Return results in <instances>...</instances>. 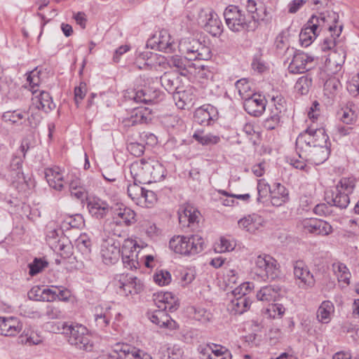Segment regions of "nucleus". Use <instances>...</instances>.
I'll return each mask as SVG.
<instances>
[{"label": "nucleus", "instance_id": "f257e3e1", "mask_svg": "<svg viewBox=\"0 0 359 359\" xmlns=\"http://www.w3.org/2000/svg\"><path fill=\"white\" fill-rule=\"evenodd\" d=\"M309 137H297L296 151L300 158L313 164L320 165L329 157L330 150L327 145H309Z\"/></svg>", "mask_w": 359, "mask_h": 359}, {"label": "nucleus", "instance_id": "f03ea898", "mask_svg": "<svg viewBox=\"0 0 359 359\" xmlns=\"http://www.w3.org/2000/svg\"><path fill=\"white\" fill-rule=\"evenodd\" d=\"M355 187V178L342 177L337 184L335 189L326 194L327 203L339 209L346 208L350 203L349 194L353 193Z\"/></svg>", "mask_w": 359, "mask_h": 359}, {"label": "nucleus", "instance_id": "7ed1b4c3", "mask_svg": "<svg viewBox=\"0 0 359 359\" xmlns=\"http://www.w3.org/2000/svg\"><path fill=\"white\" fill-rule=\"evenodd\" d=\"M224 17L227 27L234 32L254 30L257 22L253 16L246 17L238 6H229L224 12Z\"/></svg>", "mask_w": 359, "mask_h": 359}, {"label": "nucleus", "instance_id": "20e7f679", "mask_svg": "<svg viewBox=\"0 0 359 359\" xmlns=\"http://www.w3.org/2000/svg\"><path fill=\"white\" fill-rule=\"evenodd\" d=\"M62 332L68 336V341L71 345L86 351H90L93 349L92 336L85 326L79 324L69 325L64 324Z\"/></svg>", "mask_w": 359, "mask_h": 359}, {"label": "nucleus", "instance_id": "39448f33", "mask_svg": "<svg viewBox=\"0 0 359 359\" xmlns=\"http://www.w3.org/2000/svg\"><path fill=\"white\" fill-rule=\"evenodd\" d=\"M203 244V239L198 235H192L190 237L175 236L170 240L169 247L176 253L189 255L201 252Z\"/></svg>", "mask_w": 359, "mask_h": 359}, {"label": "nucleus", "instance_id": "423d86ee", "mask_svg": "<svg viewBox=\"0 0 359 359\" xmlns=\"http://www.w3.org/2000/svg\"><path fill=\"white\" fill-rule=\"evenodd\" d=\"M179 48L190 60H208L211 57L210 48L194 38L182 39L179 43Z\"/></svg>", "mask_w": 359, "mask_h": 359}, {"label": "nucleus", "instance_id": "0eeeda50", "mask_svg": "<svg viewBox=\"0 0 359 359\" xmlns=\"http://www.w3.org/2000/svg\"><path fill=\"white\" fill-rule=\"evenodd\" d=\"M255 264V272L262 280H274L278 276L277 262L270 255L257 256Z\"/></svg>", "mask_w": 359, "mask_h": 359}, {"label": "nucleus", "instance_id": "6e6552de", "mask_svg": "<svg viewBox=\"0 0 359 359\" xmlns=\"http://www.w3.org/2000/svg\"><path fill=\"white\" fill-rule=\"evenodd\" d=\"M198 23L212 36L219 35L222 32L223 25L217 14L210 8L199 10L197 18Z\"/></svg>", "mask_w": 359, "mask_h": 359}, {"label": "nucleus", "instance_id": "1a4fd4ad", "mask_svg": "<svg viewBox=\"0 0 359 359\" xmlns=\"http://www.w3.org/2000/svg\"><path fill=\"white\" fill-rule=\"evenodd\" d=\"M127 192L128 196L137 205L142 207L149 208L156 201L155 193L151 190L144 189L138 184V182L133 181V184H128Z\"/></svg>", "mask_w": 359, "mask_h": 359}, {"label": "nucleus", "instance_id": "9d476101", "mask_svg": "<svg viewBox=\"0 0 359 359\" xmlns=\"http://www.w3.org/2000/svg\"><path fill=\"white\" fill-rule=\"evenodd\" d=\"M114 285L118 290L117 292L125 296L140 293L143 289V284L140 280L124 274L116 276Z\"/></svg>", "mask_w": 359, "mask_h": 359}, {"label": "nucleus", "instance_id": "9b49d317", "mask_svg": "<svg viewBox=\"0 0 359 359\" xmlns=\"http://www.w3.org/2000/svg\"><path fill=\"white\" fill-rule=\"evenodd\" d=\"M249 283H243L233 290L236 295L241 294L238 297H234L228 305V310L233 315H241L247 311L250 306V301L246 296V291L248 290Z\"/></svg>", "mask_w": 359, "mask_h": 359}, {"label": "nucleus", "instance_id": "f8f14e48", "mask_svg": "<svg viewBox=\"0 0 359 359\" xmlns=\"http://www.w3.org/2000/svg\"><path fill=\"white\" fill-rule=\"evenodd\" d=\"M135 63L140 69H148L156 72H160V66L165 65L164 56L147 50L137 55Z\"/></svg>", "mask_w": 359, "mask_h": 359}, {"label": "nucleus", "instance_id": "ddd939ff", "mask_svg": "<svg viewBox=\"0 0 359 359\" xmlns=\"http://www.w3.org/2000/svg\"><path fill=\"white\" fill-rule=\"evenodd\" d=\"M165 65L160 66V72L168 67H175L182 76H187L188 74H194L196 69V64L187 58V56L182 57L178 55L170 57L169 59L164 57Z\"/></svg>", "mask_w": 359, "mask_h": 359}, {"label": "nucleus", "instance_id": "4468645a", "mask_svg": "<svg viewBox=\"0 0 359 359\" xmlns=\"http://www.w3.org/2000/svg\"><path fill=\"white\" fill-rule=\"evenodd\" d=\"M121 253L125 269L133 270L140 266L137 245L133 240L126 239L124 241Z\"/></svg>", "mask_w": 359, "mask_h": 359}, {"label": "nucleus", "instance_id": "2eb2a0df", "mask_svg": "<svg viewBox=\"0 0 359 359\" xmlns=\"http://www.w3.org/2000/svg\"><path fill=\"white\" fill-rule=\"evenodd\" d=\"M3 121L11 125H21L27 121L31 127H35L40 121V119L33 114L29 116L28 111L22 109L7 111L1 116Z\"/></svg>", "mask_w": 359, "mask_h": 359}, {"label": "nucleus", "instance_id": "dca6fc26", "mask_svg": "<svg viewBox=\"0 0 359 359\" xmlns=\"http://www.w3.org/2000/svg\"><path fill=\"white\" fill-rule=\"evenodd\" d=\"M293 57L288 66V71L292 74H302L313 67V57L303 52L292 53Z\"/></svg>", "mask_w": 359, "mask_h": 359}, {"label": "nucleus", "instance_id": "f3484780", "mask_svg": "<svg viewBox=\"0 0 359 359\" xmlns=\"http://www.w3.org/2000/svg\"><path fill=\"white\" fill-rule=\"evenodd\" d=\"M302 226L306 233L315 236H328L333 231L332 226L322 219L306 218L302 222Z\"/></svg>", "mask_w": 359, "mask_h": 359}, {"label": "nucleus", "instance_id": "a211bd4d", "mask_svg": "<svg viewBox=\"0 0 359 359\" xmlns=\"http://www.w3.org/2000/svg\"><path fill=\"white\" fill-rule=\"evenodd\" d=\"M292 265L294 276L298 280L299 287L302 288L312 287L315 280L306 264L302 260H297Z\"/></svg>", "mask_w": 359, "mask_h": 359}, {"label": "nucleus", "instance_id": "6ab92c4d", "mask_svg": "<svg viewBox=\"0 0 359 359\" xmlns=\"http://www.w3.org/2000/svg\"><path fill=\"white\" fill-rule=\"evenodd\" d=\"M147 46L160 51L171 52L173 48V41L167 30L163 29L154 34L147 43Z\"/></svg>", "mask_w": 359, "mask_h": 359}, {"label": "nucleus", "instance_id": "aec40b11", "mask_svg": "<svg viewBox=\"0 0 359 359\" xmlns=\"http://www.w3.org/2000/svg\"><path fill=\"white\" fill-rule=\"evenodd\" d=\"M87 208L90 215L96 219L106 217L111 210V207L107 201L97 197L88 199Z\"/></svg>", "mask_w": 359, "mask_h": 359}, {"label": "nucleus", "instance_id": "412c9836", "mask_svg": "<svg viewBox=\"0 0 359 359\" xmlns=\"http://www.w3.org/2000/svg\"><path fill=\"white\" fill-rule=\"evenodd\" d=\"M266 101L260 94H253L244 101L243 107L248 114L254 116H259L266 109Z\"/></svg>", "mask_w": 359, "mask_h": 359}, {"label": "nucleus", "instance_id": "4be33fe9", "mask_svg": "<svg viewBox=\"0 0 359 359\" xmlns=\"http://www.w3.org/2000/svg\"><path fill=\"white\" fill-rule=\"evenodd\" d=\"M121 250L112 240L104 241L101 245L100 250L103 262L106 264H115L119 259Z\"/></svg>", "mask_w": 359, "mask_h": 359}, {"label": "nucleus", "instance_id": "5701e85b", "mask_svg": "<svg viewBox=\"0 0 359 359\" xmlns=\"http://www.w3.org/2000/svg\"><path fill=\"white\" fill-rule=\"evenodd\" d=\"M32 97V105L38 109L48 112L55 107L48 92L45 90H33Z\"/></svg>", "mask_w": 359, "mask_h": 359}, {"label": "nucleus", "instance_id": "b1692460", "mask_svg": "<svg viewBox=\"0 0 359 359\" xmlns=\"http://www.w3.org/2000/svg\"><path fill=\"white\" fill-rule=\"evenodd\" d=\"M145 169L148 170L149 184L159 182L165 176V169L162 163L154 158L147 159Z\"/></svg>", "mask_w": 359, "mask_h": 359}, {"label": "nucleus", "instance_id": "393cba45", "mask_svg": "<svg viewBox=\"0 0 359 359\" xmlns=\"http://www.w3.org/2000/svg\"><path fill=\"white\" fill-rule=\"evenodd\" d=\"M164 95L156 89L147 88L138 90L134 96V100L136 102H142L144 104L158 103L163 99Z\"/></svg>", "mask_w": 359, "mask_h": 359}, {"label": "nucleus", "instance_id": "a878e982", "mask_svg": "<svg viewBox=\"0 0 359 359\" xmlns=\"http://www.w3.org/2000/svg\"><path fill=\"white\" fill-rule=\"evenodd\" d=\"M309 137V145H327L328 135L325 133L324 128H308L303 133H300L298 137Z\"/></svg>", "mask_w": 359, "mask_h": 359}, {"label": "nucleus", "instance_id": "bb28decb", "mask_svg": "<svg viewBox=\"0 0 359 359\" xmlns=\"http://www.w3.org/2000/svg\"><path fill=\"white\" fill-rule=\"evenodd\" d=\"M22 330V325L17 318L0 317V334L12 337L18 334Z\"/></svg>", "mask_w": 359, "mask_h": 359}, {"label": "nucleus", "instance_id": "cd10ccee", "mask_svg": "<svg viewBox=\"0 0 359 359\" xmlns=\"http://www.w3.org/2000/svg\"><path fill=\"white\" fill-rule=\"evenodd\" d=\"M323 17H325V23L326 25V30H328L331 36H339L341 33L343 25H337L339 21V15L337 13L327 10L321 12Z\"/></svg>", "mask_w": 359, "mask_h": 359}, {"label": "nucleus", "instance_id": "c85d7f7f", "mask_svg": "<svg viewBox=\"0 0 359 359\" xmlns=\"http://www.w3.org/2000/svg\"><path fill=\"white\" fill-rule=\"evenodd\" d=\"M147 159L142 158L139 161L133 162L130 166V175L133 181L139 184H149L148 170L145 169Z\"/></svg>", "mask_w": 359, "mask_h": 359}, {"label": "nucleus", "instance_id": "c756f323", "mask_svg": "<svg viewBox=\"0 0 359 359\" xmlns=\"http://www.w3.org/2000/svg\"><path fill=\"white\" fill-rule=\"evenodd\" d=\"M151 321L159 326L169 330H175L177 327V323L163 309L155 311L149 317Z\"/></svg>", "mask_w": 359, "mask_h": 359}, {"label": "nucleus", "instance_id": "7c9ffc66", "mask_svg": "<svg viewBox=\"0 0 359 359\" xmlns=\"http://www.w3.org/2000/svg\"><path fill=\"white\" fill-rule=\"evenodd\" d=\"M135 215L136 214L133 210L123 206L114 210L111 219L117 220L118 224L128 226L135 222Z\"/></svg>", "mask_w": 359, "mask_h": 359}, {"label": "nucleus", "instance_id": "2f4dec72", "mask_svg": "<svg viewBox=\"0 0 359 359\" xmlns=\"http://www.w3.org/2000/svg\"><path fill=\"white\" fill-rule=\"evenodd\" d=\"M45 177L49 186L61 191L64 187V177L58 167L48 168L45 170Z\"/></svg>", "mask_w": 359, "mask_h": 359}, {"label": "nucleus", "instance_id": "473e14b6", "mask_svg": "<svg viewBox=\"0 0 359 359\" xmlns=\"http://www.w3.org/2000/svg\"><path fill=\"white\" fill-rule=\"evenodd\" d=\"M200 212L194 207L187 205L178 212L179 222L183 226H190L197 222Z\"/></svg>", "mask_w": 359, "mask_h": 359}, {"label": "nucleus", "instance_id": "72a5a7b5", "mask_svg": "<svg viewBox=\"0 0 359 359\" xmlns=\"http://www.w3.org/2000/svg\"><path fill=\"white\" fill-rule=\"evenodd\" d=\"M270 197L271 204L279 207L289 201V193L283 185L275 183L271 189Z\"/></svg>", "mask_w": 359, "mask_h": 359}, {"label": "nucleus", "instance_id": "f704fd0d", "mask_svg": "<svg viewBox=\"0 0 359 359\" xmlns=\"http://www.w3.org/2000/svg\"><path fill=\"white\" fill-rule=\"evenodd\" d=\"M263 222L264 219L261 216L252 214L241 219L238 221V225L241 228L250 233H255L262 226Z\"/></svg>", "mask_w": 359, "mask_h": 359}, {"label": "nucleus", "instance_id": "c9c22d12", "mask_svg": "<svg viewBox=\"0 0 359 359\" xmlns=\"http://www.w3.org/2000/svg\"><path fill=\"white\" fill-rule=\"evenodd\" d=\"M280 296V288L276 285H267L262 287L257 292V299L259 301L270 302H275Z\"/></svg>", "mask_w": 359, "mask_h": 359}, {"label": "nucleus", "instance_id": "e433bc0d", "mask_svg": "<svg viewBox=\"0 0 359 359\" xmlns=\"http://www.w3.org/2000/svg\"><path fill=\"white\" fill-rule=\"evenodd\" d=\"M215 108L211 105H203L194 113L195 121L201 125H210L213 119Z\"/></svg>", "mask_w": 359, "mask_h": 359}, {"label": "nucleus", "instance_id": "4c0bfd02", "mask_svg": "<svg viewBox=\"0 0 359 359\" xmlns=\"http://www.w3.org/2000/svg\"><path fill=\"white\" fill-rule=\"evenodd\" d=\"M151 111H149L147 108H137L133 111V114L130 118L123 120V123L126 126L146 123L151 119L148 117Z\"/></svg>", "mask_w": 359, "mask_h": 359}, {"label": "nucleus", "instance_id": "58836bf2", "mask_svg": "<svg viewBox=\"0 0 359 359\" xmlns=\"http://www.w3.org/2000/svg\"><path fill=\"white\" fill-rule=\"evenodd\" d=\"M120 351L123 353L126 359H152L149 353L128 344H123Z\"/></svg>", "mask_w": 359, "mask_h": 359}, {"label": "nucleus", "instance_id": "ea45409f", "mask_svg": "<svg viewBox=\"0 0 359 359\" xmlns=\"http://www.w3.org/2000/svg\"><path fill=\"white\" fill-rule=\"evenodd\" d=\"M318 34L317 31L314 30L311 26H308V22H306L300 32L299 41L302 46L307 47Z\"/></svg>", "mask_w": 359, "mask_h": 359}, {"label": "nucleus", "instance_id": "a19ab883", "mask_svg": "<svg viewBox=\"0 0 359 359\" xmlns=\"http://www.w3.org/2000/svg\"><path fill=\"white\" fill-rule=\"evenodd\" d=\"M158 301L160 303L163 304V306H158L164 311H174L177 309V304H176L175 298L171 292H164L158 295Z\"/></svg>", "mask_w": 359, "mask_h": 359}, {"label": "nucleus", "instance_id": "79ce46f5", "mask_svg": "<svg viewBox=\"0 0 359 359\" xmlns=\"http://www.w3.org/2000/svg\"><path fill=\"white\" fill-rule=\"evenodd\" d=\"M334 311L331 302L324 301L317 311V318L323 323H327L330 320V315Z\"/></svg>", "mask_w": 359, "mask_h": 359}, {"label": "nucleus", "instance_id": "37998d69", "mask_svg": "<svg viewBox=\"0 0 359 359\" xmlns=\"http://www.w3.org/2000/svg\"><path fill=\"white\" fill-rule=\"evenodd\" d=\"M332 269L339 282H342L346 285L349 284L351 273L345 264L339 262L334 263L332 264Z\"/></svg>", "mask_w": 359, "mask_h": 359}, {"label": "nucleus", "instance_id": "c03bdc74", "mask_svg": "<svg viewBox=\"0 0 359 359\" xmlns=\"http://www.w3.org/2000/svg\"><path fill=\"white\" fill-rule=\"evenodd\" d=\"M160 78L162 86L168 93H173L175 92L177 88V78L174 74L165 72Z\"/></svg>", "mask_w": 359, "mask_h": 359}, {"label": "nucleus", "instance_id": "a18cd8bd", "mask_svg": "<svg viewBox=\"0 0 359 359\" xmlns=\"http://www.w3.org/2000/svg\"><path fill=\"white\" fill-rule=\"evenodd\" d=\"M76 247L82 255L88 257L91 252L92 242L89 236L86 234H81L75 241Z\"/></svg>", "mask_w": 359, "mask_h": 359}, {"label": "nucleus", "instance_id": "49530a36", "mask_svg": "<svg viewBox=\"0 0 359 359\" xmlns=\"http://www.w3.org/2000/svg\"><path fill=\"white\" fill-rule=\"evenodd\" d=\"M287 34H288L287 30L282 31L276 36L275 44H276V47L278 50H285V53L290 55L292 53H294V49L293 48H290V46L288 43Z\"/></svg>", "mask_w": 359, "mask_h": 359}, {"label": "nucleus", "instance_id": "de8ad7c7", "mask_svg": "<svg viewBox=\"0 0 359 359\" xmlns=\"http://www.w3.org/2000/svg\"><path fill=\"white\" fill-rule=\"evenodd\" d=\"M69 191L71 195L77 199L83 200L86 196L85 188L81 185L79 178L74 177L69 182Z\"/></svg>", "mask_w": 359, "mask_h": 359}, {"label": "nucleus", "instance_id": "09e8293b", "mask_svg": "<svg viewBox=\"0 0 359 359\" xmlns=\"http://www.w3.org/2000/svg\"><path fill=\"white\" fill-rule=\"evenodd\" d=\"M236 88L238 90L239 95L243 100H246L248 97H251L255 94L251 90L250 85L248 81L245 79H242L236 81Z\"/></svg>", "mask_w": 359, "mask_h": 359}, {"label": "nucleus", "instance_id": "8fccbe9b", "mask_svg": "<svg viewBox=\"0 0 359 359\" xmlns=\"http://www.w3.org/2000/svg\"><path fill=\"white\" fill-rule=\"evenodd\" d=\"M281 114L277 110L270 109V114L264 122V127L267 130H273L280 126Z\"/></svg>", "mask_w": 359, "mask_h": 359}, {"label": "nucleus", "instance_id": "3c124183", "mask_svg": "<svg viewBox=\"0 0 359 359\" xmlns=\"http://www.w3.org/2000/svg\"><path fill=\"white\" fill-rule=\"evenodd\" d=\"M308 26H311L313 29L318 34L323 30H326V25L325 23V17H323L322 13H319L317 15H313L307 21Z\"/></svg>", "mask_w": 359, "mask_h": 359}, {"label": "nucleus", "instance_id": "603ef678", "mask_svg": "<svg viewBox=\"0 0 359 359\" xmlns=\"http://www.w3.org/2000/svg\"><path fill=\"white\" fill-rule=\"evenodd\" d=\"M125 226L121 224H118L117 220H107L105 221L104 224V229L106 231L111 233L114 236L121 237L124 233L123 227Z\"/></svg>", "mask_w": 359, "mask_h": 359}, {"label": "nucleus", "instance_id": "864d4df0", "mask_svg": "<svg viewBox=\"0 0 359 359\" xmlns=\"http://www.w3.org/2000/svg\"><path fill=\"white\" fill-rule=\"evenodd\" d=\"M63 226L66 228H80L84 224V219L81 214H75L65 217L62 221Z\"/></svg>", "mask_w": 359, "mask_h": 359}, {"label": "nucleus", "instance_id": "5fc2aeb1", "mask_svg": "<svg viewBox=\"0 0 359 359\" xmlns=\"http://www.w3.org/2000/svg\"><path fill=\"white\" fill-rule=\"evenodd\" d=\"M109 308H106L105 311H102V307H96L95 314V320L97 323V325L100 326L101 328L105 327L109 323L110 316L109 315Z\"/></svg>", "mask_w": 359, "mask_h": 359}, {"label": "nucleus", "instance_id": "6e6d98bb", "mask_svg": "<svg viewBox=\"0 0 359 359\" xmlns=\"http://www.w3.org/2000/svg\"><path fill=\"white\" fill-rule=\"evenodd\" d=\"M257 201L258 203H264L269 194H271V189L270 188L269 185L264 182V180H259L257 182Z\"/></svg>", "mask_w": 359, "mask_h": 359}, {"label": "nucleus", "instance_id": "4d7b16f0", "mask_svg": "<svg viewBox=\"0 0 359 359\" xmlns=\"http://www.w3.org/2000/svg\"><path fill=\"white\" fill-rule=\"evenodd\" d=\"M312 83V79L308 76L300 77L295 83V90L302 95L306 94Z\"/></svg>", "mask_w": 359, "mask_h": 359}, {"label": "nucleus", "instance_id": "13d9d810", "mask_svg": "<svg viewBox=\"0 0 359 359\" xmlns=\"http://www.w3.org/2000/svg\"><path fill=\"white\" fill-rule=\"evenodd\" d=\"M193 137L203 145L215 144L219 142L220 138L218 136L212 134H200L195 133Z\"/></svg>", "mask_w": 359, "mask_h": 359}, {"label": "nucleus", "instance_id": "bf43d9fd", "mask_svg": "<svg viewBox=\"0 0 359 359\" xmlns=\"http://www.w3.org/2000/svg\"><path fill=\"white\" fill-rule=\"evenodd\" d=\"M44 316L48 319H61L65 317V313L60 306L50 304L46 306Z\"/></svg>", "mask_w": 359, "mask_h": 359}, {"label": "nucleus", "instance_id": "052dcab7", "mask_svg": "<svg viewBox=\"0 0 359 359\" xmlns=\"http://www.w3.org/2000/svg\"><path fill=\"white\" fill-rule=\"evenodd\" d=\"M48 266V262L41 259L35 258L34 261L28 264L29 269V274L31 276H36L41 272Z\"/></svg>", "mask_w": 359, "mask_h": 359}, {"label": "nucleus", "instance_id": "680f3d73", "mask_svg": "<svg viewBox=\"0 0 359 359\" xmlns=\"http://www.w3.org/2000/svg\"><path fill=\"white\" fill-rule=\"evenodd\" d=\"M55 248L60 252V255L64 258L69 257L72 253V245L66 238L59 240Z\"/></svg>", "mask_w": 359, "mask_h": 359}, {"label": "nucleus", "instance_id": "e2e57ef3", "mask_svg": "<svg viewBox=\"0 0 359 359\" xmlns=\"http://www.w3.org/2000/svg\"><path fill=\"white\" fill-rule=\"evenodd\" d=\"M345 61V54L342 51L341 53H338L337 52L332 53L329 59H328V65L330 66H335V72H337Z\"/></svg>", "mask_w": 359, "mask_h": 359}, {"label": "nucleus", "instance_id": "0e129e2a", "mask_svg": "<svg viewBox=\"0 0 359 359\" xmlns=\"http://www.w3.org/2000/svg\"><path fill=\"white\" fill-rule=\"evenodd\" d=\"M154 280L158 285L163 286L170 283L171 280V275L167 271L160 270L154 275Z\"/></svg>", "mask_w": 359, "mask_h": 359}, {"label": "nucleus", "instance_id": "69168bd1", "mask_svg": "<svg viewBox=\"0 0 359 359\" xmlns=\"http://www.w3.org/2000/svg\"><path fill=\"white\" fill-rule=\"evenodd\" d=\"M40 73L41 72L36 68L31 71L27 75V81L29 84L30 90L32 93L33 90H36L35 88L38 87L41 82V79L39 77Z\"/></svg>", "mask_w": 359, "mask_h": 359}, {"label": "nucleus", "instance_id": "338daca9", "mask_svg": "<svg viewBox=\"0 0 359 359\" xmlns=\"http://www.w3.org/2000/svg\"><path fill=\"white\" fill-rule=\"evenodd\" d=\"M269 316L271 318L281 317L285 311V309L283 304H271L266 309Z\"/></svg>", "mask_w": 359, "mask_h": 359}, {"label": "nucleus", "instance_id": "774afa93", "mask_svg": "<svg viewBox=\"0 0 359 359\" xmlns=\"http://www.w3.org/2000/svg\"><path fill=\"white\" fill-rule=\"evenodd\" d=\"M347 89L353 96L359 95V74L352 77L347 86Z\"/></svg>", "mask_w": 359, "mask_h": 359}]
</instances>
